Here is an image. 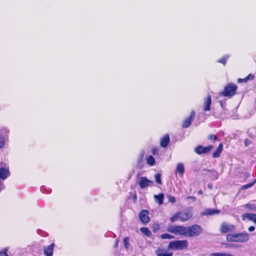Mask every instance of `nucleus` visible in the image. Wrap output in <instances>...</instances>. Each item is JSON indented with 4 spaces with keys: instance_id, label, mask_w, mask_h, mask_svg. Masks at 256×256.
Instances as JSON below:
<instances>
[{
    "instance_id": "b1692460",
    "label": "nucleus",
    "mask_w": 256,
    "mask_h": 256,
    "mask_svg": "<svg viewBox=\"0 0 256 256\" xmlns=\"http://www.w3.org/2000/svg\"><path fill=\"white\" fill-rule=\"evenodd\" d=\"M147 163L150 166H152L155 163V160L154 157L152 156H150L146 159Z\"/></svg>"
},
{
    "instance_id": "c9c22d12",
    "label": "nucleus",
    "mask_w": 256,
    "mask_h": 256,
    "mask_svg": "<svg viewBox=\"0 0 256 256\" xmlns=\"http://www.w3.org/2000/svg\"><path fill=\"white\" fill-rule=\"evenodd\" d=\"M222 253L220 252H214L210 254V256H221Z\"/></svg>"
},
{
    "instance_id": "aec40b11",
    "label": "nucleus",
    "mask_w": 256,
    "mask_h": 256,
    "mask_svg": "<svg viewBox=\"0 0 256 256\" xmlns=\"http://www.w3.org/2000/svg\"><path fill=\"white\" fill-rule=\"evenodd\" d=\"M184 172V166L182 164L178 163L177 164L176 168V172L179 174H180L182 176Z\"/></svg>"
},
{
    "instance_id": "72a5a7b5",
    "label": "nucleus",
    "mask_w": 256,
    "mask_h": 256,
    "mask_svg": "<svg viewBox=\"0 0 256 256\" xmlns=\"http://www.w3.org/2000/svg\"><path fill=\"white\" fill-rule=\"evenodd\" d=\"M168 201L171 203H174L176 201L175 197L172 196H168Z\"/></svg>"
},
{
    "instance_id": "f3484780",
    "label": "nucleus",
    "mask_w": 256,
    "mask_h": 256,
    "mask_svg": "<svg viewBox=\"0 0 256 256\" xmlns=\"http://www.w3.org/2000/svg\"><path fill=\"white\" fill-rule=\"evenodd\" d=\"M170 142V137L168 135L164 136L160 140V146L163 148H166Z\"/></svg>"
},
{
    "instance_id": "c03bdc74",
    "label": "nucleus",
    "mask_w": 256,
    "mask_h": 256,
    "mask_svg": "<svg viewBox=\"0 0 256 256\" xmlns=\"http://www.w3.org/2000/svg\"><path fill=\"white\" fill-rule=\"evenodd\" d=\"M208 188H210V189H212V184H208Z\"/></svg>"
},
{
    "instance_id": "de8ad7c7",
    "label": "nucleus",
    "mask_w": 256,
    "mask_h": 256,
    "mask_svg": "<svg viewBox=\"0 0 256 256\" xmlns=\"http://www.w3.org/2000/svg\"><path fill=\"white\" fill-rule=\"evenodd\" d=\"M256 182V179L252 182L254 183V184Z\"/></svg>"
},
{
    "instance_id": "1a4fd4ad",
    "label": "nucleus",
    "mask_w": 256,
    "mask_h": 256,
    "mask_svg": "<svg viewBox=\"0 0 256 256\" xmlns=\"http://www.w3.org/2000/svg\"><path fill=\"white\" fill-rule=\"evenodd\" d=\"M213 148V146L210 145L208 146H200L194 148V152L198 154H206L210 152Z\"/></svg>"
},
{
    "instance_id": "2eb2a0df",
    "label": "nucleus",
    "mask_w": 256,
    "mask_h": 256,
    "mask_svg": "<svg viewBox=\"0 0 256 256\" xmlns=\"http://www.w3.org/2000/svg\"><path fill=\"white\" fill-rule=\"evenodd\" d=\"M211 104V96L208 95L204 100V110L205 111H209L210 110Z\"/></svg>"
},
{
    "instance_id": "6ab92c4d",
    "label": "nucleus",
    "mask_w": 256,
    "mask_h": 256,
    "mask_svg": "<svg viewBox=\"0 0 256 256\" xmlns=\"http://www.w3.org/2000/svg\"><path fill=\"white\" fill-rule=\"evenodd\" d=\"M220 211L218 210H214V209H207L206 210L203 212V215H213L214 214H217L219 213Z\"/></svg>"
},
{
    "instance_id": "6e6552de",
    "label": "nucleus",
    "mask_w": 256,
    "mask_h": 256,
    "mask_svg": "<svg viewBox=\"0 0 256 256\" xmlns=\"http://www.w3.org/2000/svg\"><path fill=\"white\" fill-rule=\"evenodd\" d=\"M138 184L142 189H144L150 186L153 184V182L150 180L145 176H142L140 178Z\"/></svg>"
},
{
    "instance_id": "473e14b6",
    "label": "nucleus",
    "mask_w": 256,
    "mask_h": 256,
    "mask_svg": "<svg viewBox=\"0 0 256 256\" xmlns=\"http://www.w3.org/2000/svg\"><path fill=\"white\" fill-rule=\"evenodd\" d=\"M254 186V183H250L248 184H246V185H244L242 186V189L243 190H246V189H248L250 187H252V186Z\"/></svg>"
},
{
    "instance_id": "a19ab883",
    "label": "nucleus",
    "mask_w": 256,
    "mask_h": 256,
    "mask_svg": "<svg viewBox=\"0 0 256 256\" xmlns=\"http://www.w3.org/2000/svg\"><path fill=\"white\" fill-rule=\"evenodd\" d=\"M157 153H158V150L156 149H153V150H152V154H156Z\"/></svg>"
},
{
    "instance_id": "37998d69",
    "label": "nucleus",
    "mask_w": 256,
    "mask_h": 256,
    "mask_svg": "<svg viewBox=\"0 0 256 256\" xmlns=\"http://www.w3.org/2000/svg\"><path fill=\"white\" fill-rule=\"evenodd\" d=\"M118 240H116V244H114V248H116L118 246Z\"/></svg>"
},
{
    "instance_id": "79ce46f5",
    "label": "nucleus",
    "mask_w": 256,
    "mask_h": 256,
    "mask_svg": "<svg viewBox=\"0 0 256 256\" xmlns=\"http://www.w3.org/2000/svg\"><path fill=\"white\" fill-rule=\"evenodd\" d=\"M253 222L256 224V214H254V216Z\"/></svg>"
},
{
    "instance_id": "f257e3e1",
    "label": "nucleus",
    "mask_w": 256,
    "mask_h": 256,
    "mask_svg": "<svg viewBox=\"0 0 256 256\" xmlns=\"http://www.w3.org/2000/svg\"><path fill=\"white\" fill-rule=\"evenodd\" d=\"M249 234L244 232L229 234L226 236V240L230 242H246L249 240Z\"/></svg>"
},
{
    "instance_id": "7c9ffc66",
    "label": "nucleus",
    "mask_w": 256,
    "mask_h": 256,
    "mask_svg": "<svg viewBox=\"0 0 256 256\" xmlns=\"http://www.w3.org/2000/svg\"><path fill=\"white\" fill-rule=\"evenodd\" d=\"M8 250V248H5L2 250L1 251H0V256H8L7 254Z\"/></svg>"
},
{
    "instance_id": "ea45409f",
    "label": "nucleus",
    "mask_w": 256,
    "mask_h": 256,
    "mask_svg": "<svg viewBox=\"0 0 256 256\" xmlns=\"http://www.w3.org/2000/svg\"><path fill=\"white\" fill-rule=\"evenodd\" d=\"M232 256V254H231L224 252V253H222L221 256Z\"/></svg>"
},
{
    "instance_id": "0eeeda50",
    "label": "nucleus",
    "mask_w": 256,
    "mask_h": 256,
    "mask_svg": "<svg viewBox=\"0 0 256 256\" xmlns=\"http://www.w3.org/2000/svg\"><path fill=\"white\" fill-rule=\"evenodd\" d=\"M236 229V226L234 224L224 222L222 224L220 231L222 233H228L232 232Z\"/></svg>"
},
{
    "instance_id": "603ef678",
    "label": "nucleus",
    "mask_w": 256,
    "mask_h": 256,
    "mask_svg": "<svg viewBox=\"0 0 256 256\" xmlns=\"http://www.w3.org/2000/svg\"><path fill=\"white\" fill-rule=\"evenodd\" d=\"M136 196H134V198H136Z\"/></svg>"
},
{
    "instance_id": "c756f323",
    "label": "nucleus",
    "mask_w": 256,
    "mask_h": 256,
    "mask_svg": "<svg viewBox=\"0 0 256 256\" xmlns=\"http://www.w3.org/2000/svg\"><path fill=\"white\" fill-rule=\"evenodd\" d=\"M254 78V76L252 74H250L248 75V76L246 78H245L244 79H240V78H239L238 80V82H246L248 80H252Z\"/></svg>"
},
{
    "instance_id": "864d4df0",
    "label": "nucleus",
    "mask_w": 256,
    "mask_h": 256,
    "mask_svg": "<svg viewBox=\"0 0 256 256\" xmlns=\"http://www.w3.org/2000/svg\"><path fill=\"white\" fill-rule=\"evenodd\" d=\"M232 256H233L232 255Z\"/></svg>"
},
{
    "instance_id": "ddd939ff",
    "label": "nucleus",
    "mask_w": 256,
    "mask_h": 256,
    "mask_svg": "<svg viewBox=\"0 0 256 256\" xmlns=\"http://www.w3.org/2000/svg\"><path fill=\"white\" fill-rule=\"evenodd\" d=\"M195 116V112L194 111H192L189 117L186 118L183 122L182 126L183 128H187L190 126L192 122L193 121Z\"/></svg>"
},
{
    "instance_id": "39448f33",
    "label": "nucleus",
    "mask_w": 256,
    "mask_h": 256,
    "mask_svg": "<svg viewBox=\"0 0 256 256\" xmlns=\"http://www.w3.org/2000/svg\"><path fill=\"white\" fill-rule=\"evenodd\" d=\"M168 230L176 235L186 236V226H172L168 227Z\"/></svg>"
},
{
    "instance_id": "2f4dec72",
    "label": "nucleus",
    "mask_w": 256,
    "mask_h": 256,
    "mask_svg": "<svg viewBox=\"0 0 256 256\" xmlns=\"http://www.w3.org/2000/svg\"><path fill=\"white\" fill-rule=\"evenodd\" d=\"M152 228H153V231L154 232H156L160 229V226L158 224H154L153 225Z\"/></svg>"
},
{
    "instance_id": "5701e85b",
    "label": "nucleus",
    "mask_w": 256,
    "mask_h": 256,
    "mask_svg": "<svg viewBox=\"0 0 256 256\" xmlns=\"http://www.w3.org/2000/svg\"><path fill=\"white\" fill-rule=\"evenodd\" d=\"M140 231L148 237H150L152 236L151 232L146 228H140Z\"/></svg>"
},
{
    "instance_id": "c85d7f7f",
    "label": "nucleus",
    "mask_w": 256,
    "mask_h": 256,
    "mask_svg": "<svg viewBox=\"0 0 256 256\" xmlns=\"http://www.w3.org/2000/svg\"><path fill=\"white\" fill-rule=\"evenodd\" d=\"M228 56H226L220 58V60H218V62L220 63H222L224 64H226L227 59L228 58Z\"/></svg>"
},
{
    "instance_id": "a18cd8bd",
    "label": "nucleus",
    "mask_w": 256,
    "mask_h": 256,
    "mask_svg": "<svg viewBox=\"0 0 256 256\" xmlns=\"http://www.w3.org/2000/svg\"><path fill=\"white\" fill-rule=\"evenodd\" d=\"M198 194H202V190H200L198 192Z\"/></svg>"
},
{
    "instance_id": "f704fd0d",
    "label": "nucleus",
    "mask_w": 256,
    "mask_h": 256,
    "mask_svg": "<svg viewBox=\"0 0 256 256\" xmlns=\"http://www.w3.org/2000/svg\"><path fill=\"white\" fill-rule=\"evenodd\" d=\"M208 140H216L217 139V136L214 134H210L208 137Z\"/></svg>"
},
{
    "instance_id": "49530a36",
    "label": "nucleus",
    "mask_w": 256,
    "mask_h": 256,
    "mask_svg": "<svg viewBox=\"0 0 256 256\" xmlns=\"http://www.w3.org/2000/svg\"><path fill=\"white\" fill-rule=\"evenodd\" d=\"M218 176L217 173H216L215 174V179H217L218 178Z\"/></svg>"
},
{
    "instance_id": "7ed1b4c3",
    "label": "nucleus",
    "mask_w": 256,
    "mask_h": 256,
    "mask_svg": "<svg viewBox=\"0 0 256 256\" xmlns=\"http://www.w3.org/2000/svg\"><path fill=\"white\" fill-rule=\"evenodd\" d=\"M192 216L191 212L189 210H185L182 212H178L170 218V221L174 222L178 220H180L181 222H186L189 220Z\"/></svg>"
},
{
    "instance_id": "412c9836",
    "label": "nucleus",
    "mask_w": 256,
    "mask_h": 256,
    "mask_svg": "<svg viewBox=\"0 0 256 256\" xmlns=\"http://www.w3.org/2000/svg\"><path fill=\"white\" fill-rule=\"evenodd\" d=\"M254 214H250V213H246L242 214V219L243 220H248L253 221L254 216Z\"/></svg>"
},
{
    "instance_id": "8fccbe9b",
    "label": "nucleus",
    "mask_w": 256,
    "mask_h": 256,
    "mask_svg": "<svg viewBox=\"0 0 256 256\" xmlns=\"http://www.w3.org/2000/svg\"><path fill=\"white\" fill-rule=\"evenodd\" d=\"M220 104H221V106H222V102L220 103Z\"/></svg>"
},
{
    "instance_id": "f03ea898",
    "label": "nucleus",
    "mask_w": 256,
    "mask_h": 256,
    "mask_svg": "<svg viewBox=\"0 0 256 256\" xmlns=\"http://www.w3.org/2000/svg\"><path fill=\"white\" fill-rule=\"evenodd\" d=\"M188 247V242L186 240H177L172 241L169 243L168 249L174 250H182L187 248Z\"/></svg>"
},
{
    "instance_id": "423d86ee",
    "label": "nucleus",
    "mask_w": 256,
    "mask_h": 256,
    "mask_svg": "<svg viewBox=\"0 0 256 256\" xmlns=\"http://www.w3.org/2000/svg\"><path fill=\"white\" fill-rule=\"evenodd\" d=\"M237 86L234 84H230L225 86L223 92L220 94L224 96H232L234 94L237 90Z\"/></svg>"
},
{
    "instance_id": "a878e982",
    "label": "nucleus",
    "mask_w": 256,
    "mask_h": 256,
    "mask_svg": "<svg viewBox=\"0 0 256 256\" xmlns=\"http://www.w3.org/2000/svg\"><path fill=\"white\" fill-rule=\"evenodd\" d=\"M129 240H130V238L128 237H126L124 239V248L126 250H128V248H129V246H130Z\"/></svg>"
},
{
    "instance_id": "cd10ccee",
    "label": "nucleus",
    "mask_w": 256,
    "mask_h": 256,
    "mask_svg": "<svg viewBox=\"0 0 256 256\" xmlns=\"http://www.w3.org/2000/svg\"><path fill=\"white\" fill-rule=\"evenodd\" d=\"M155 180L156 183H158L159 184H162V181H161V175L160 174H156L155 175Z\"/></svg>"
},
{
    "instance_id": "a211bd4d",
    "label": "nucleus",
    "mask_w": 256,
    "mask_h": 256,
    "mask_svg": "<svg viewBox=\"0 0 256 256\" xmlns=\"http://www.w3.org/2000/svg\"><path fill=\"white\" fill-rule=\"evenodd\" d=\"M223 148V144L222 143H220L216 150L213 153V157L214 158H218L220 156V154L222 152Z\"/></svg>"
},
{
    "instance_id": "9d476101",
    "label": "nucleus",
    "mask_w": 256,
    "mask_h": 256,
    "mask_svg": "<svg viewBox=\"0 0 256 256\" xmlns=\"http://www.w3.org/2000/svg\"><path fill=\"white\" fill-rule=\"evenodd\" d=\"M8 132V131L6 128L0 130V148L4 146Z\"/></svg>"
},
{
    "instance_id": "393cba45",
    "label": "nucleus",
    "mask_w": 256,
    "mask_h": 256,
    "mask_svg": "<svg viewBox=\"0 0 256 256\" xmlns=\"http://www.w3.org/2000/svg\"><path fill=\"white\" fill-rule=\"evenodd\" d=\"M244 207L248 208L250 210L256 211V206L252 204H246L244 206Z\"/></svg>"
},
{
    "instance_id": "9b49d317",
    "label": "nucleus",
    "mask_w": 256,
    "mask_h": 256,
    "mask_svg": "<svg viewBox=\"0 0 256 256\" xmlns=\"http://www.w3.org/2000/svg\"><path fill=\"white\" fill-rule=\"evenodd\" d=\"M140 221L144 224L148 223L150 221L148 212L146 210H142L139 214Z\"/></svg>"
},
{
    "instance_id": "09e8293b",
    "label": "nucleus",
    "mask_w": 256,
    "mask_h": 256,
    "mask_svg": "<svg viewBox=\"0 0 256 256\" xmlns=\"http://www.w3.org/2000/svg\"><path fill=\"white\" fill-rule=\"evenodd\" d=\"M142 157H143V154H142V156H141V158H142Z\"/></svg>"
},
{
    "instance_id": "20e7f679",
    "label": "nucleus",
    "mask_w": 256,
    "mask_h": 256,
    "mask_svg": "<svg viewBox=\"0 0 256 256\" xmlns=\"http://www.w3.org/2000/svg\"><path fill=\"white\" fill-rule=\"evenodd\" d=\"M202 232V228L198 224L186 226V237H196Z\"/></svg>"
},
{
    "instance_id": "bb28decb",
    "label": "nucleus",
    "mask_w": 256,
    "mask_h": 256,
    "mask_svg": "<svg viewBox=\"0 0 256 256\" xmlns=\"http://www.w3.org/2000/svg\"><path fill=\"white\" fill-rule=\"evenodd\" d=\"M160 238L162 239H172L174 238V236L168 234H162L160 236Z\"/></svg>"
},
{
    "instance_id": "e433bc0d",
    "label": "nucleus",
    "mask_w": 256,
    "mask_h": 256,
    "mask_svg": "<svg viewBox=\"0 0 256 256\" xmlns=\"http://www.w3.org/2000/svg\"><path fill=\"white\" fill-rule=\"evenodd\" d=\"M251 140L249 139H246L244 141V144L246 146H248L251 144Z\"/></svg>"
},
{
    "instance_id": "4c0bfd02",
    "label": "nucleus",
    "mask_w": 256,
    "mask_h": 256,
    "mask_svg": "<svg viewBox=\"0 0 256 256\" xmlns=\"http://www.w3.org/2000/svg\"><path fill=\"white\" fill-rule=\"evenodd\" d=\"M186 198L187 199H190L193 202H195L196 200V198L194 197V196H188Z\"/></svg>"
},
{
    "instance_id": "dca6fc26",
    "label": "nucleus",
    "mask_w": 256,
    "mask_h": 256,
    "mask_svg": "<svg viewBox=\"0 0 256 256\" xmlns=\"http://www.w3.org/2000/svg\"><path fill=\"white\" fill-rule=\"evenodd\" d=\"M156 253L158 256H172V252H168L164 249H158L156 250Z\"/></svg>"
},
{
    "instance_id": "3c124183",
    "label": "nucleus",
    "mask_w": 256,
    "mask_h": 256,
    "mask_svg": "<svg viewBox=\"0 0 256 256\" xmlns=\"http://www.w3.org/2000/svg\"><path fill=\"white\" fill-rule=\"evenodd\" d=\"M136 196H134V198H136Z\"/></svg>"
},
{
    "instance_id": "4be33fe9",
    "label": "nucleus",
    "mask_w": 256,
    "mask_h": 256,
    "mask_svg": "<svg viewBox=\"0 0 256 256\" xmlns=\"http://www.w3.org/2000/svg\"><path fill=\"white\" fill-rule=\"evenodd\" d=\"M154 198L160 205L163 203V199L164 198V195L163 194H161L158 195H154Z\"/></svg>"
},
{
    "instance_id": "58836bf2",
    "label": "nucleus",
    "mask_w": 256,
    "mask_h": 256,
    "mask_svg": "<svg viewBox=\"0 0 256 256\" xmlns=\"http://www.w3.org/2000/svg\"><path fill=\"white\" fill-rule=\"evenodd\" d=\"M248 230L250 232H253L255 230V228L254 226H250Z\"/></svg>"
},
{
    "instance_id": "4468645a",
    "label": "nucleus",
    "mask_w": 256,
    "mask_h": 256,
    "mask_svg": "<svg viewBox=\"0 0 256 256\" xmlns=\"http://www.w3.org/2000/svg\"><path fill=\"white\" fill-rule=\"evenodd\" d=\"M10 175L8 169L6 168L0 167V178L6 179Z\"/></svg>"
},
{
    "instance_id": "f8f14e48",
    "label": "nucleus",
    "mask_w": 256,
    "mask_h": 256,
    "mask_svg": "<svg viewBox=\"0 0 256 256\" xmlns=\"http://www.w3.org/2000/svg\"><path fill=\"white\" fill-rule=\"evenodd\" d=\"M54 244V243L44 247V254L45 256H52Z\"/></svg>"
}]
</instances>
